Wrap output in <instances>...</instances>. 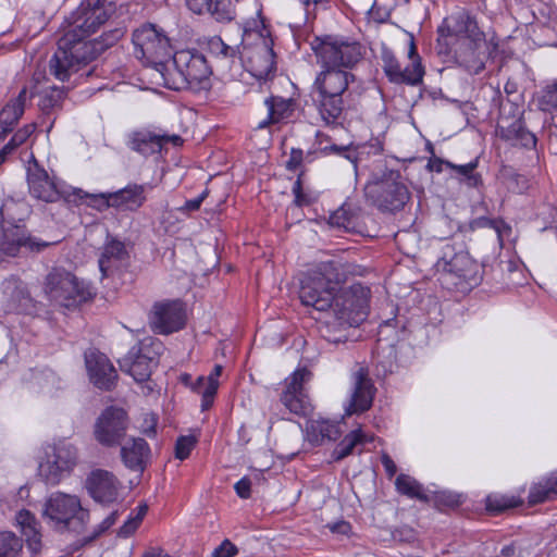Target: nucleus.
<instances>
[{
  "mask_svg": "<svg viewBox=\"0 0 557 557\" xmlns=\"http://www.w3.org/2000/svg\"><path fill=\"white\" fill-rule=\"evenodd\" d=\"M115 8L108 0H85L67 18L70 29L60 38L52 55L50 73L65 82L79 64L94 60L100 50L114 45L123 36L122 28H114L101 36L102 41L94 44L86 39L95 34L113 14Z\"/></svg>",
  "mask_w": 557,
  "mask_h": 557,
  "instance_id": "f257e3e1",
  "label": "nucleus"
},
{
  "mask_svg": "<svg viewBox=\"0 0 557 557\" xmlns=\"http://www.w3.org/2000/svg\"><path fill=\"white\" fill-rule=\"evenodd\" d=\"M208 50L215 58L216 66L233 79L239 78L243 71L258 81L267 79L275 70L273 39L259 13L243 23L239 48L213 37L208 42Z\"/></svg>",
  "mask_w": 557,
  "mask_h": 557,
  "instance_id": "f03ea898",
  "label": "nucleus"
},
{
  "mask_svg": "<svg viewBox=\"0 0 557 557\" xmlns=\"http://www.w3.org/2000/svg\"><path fill=\"white\" fill-rule=\"evenodd\" d=\"M370 293V288L361 283L336 290L321 322V336L333 344L345 343L346 330L358 326L368 318Z\"/></svg>",
  "mask_w": 557,
  "mask_h": 557,
  "instance_id": "7ed1b4c3",
  "label": "nucleus"
},
{
  "mask_svg": "<svg viewBox=\"0 0 557 557\" xmlns=\"http://www.w3.org/2000/svg\"><path fill=\"white\" fill-rule=\"evenodd\" d=\"M352 75L343 69H323L313 83V100L325 125H342L343 95Z\"/></svg>",
  "mask_w": 557,
  "mask_h": 557,
  "instance_id": "20e7f679",
  "label": "nucleus"
},
{
  "mask_svg": "<svg viewBox=\"0 0 557 557\" xmlns=\"http://www.w3.org/2000/svg\"><path fill=\"white\" fill-rule=\"evenodd\" d=\"M364 193L374 206L386 212L403 210L410 199V191L400 172L387 169L382 163L372 172Z\"/></svg>",
  "mask_w": 557,
  "mask_h": 557,
  "instance_id": "39448f33",
  "label": "nucleus"
},
{
  "mask_svg": "<svg viewBox=\"0 0 557 557\" xmlns=\"http://www.w3.org/2000/svg\"><path fill=\"white\" fill-rule=\"evenodd\" d=\"M164 64L168 70L159 72L156 82L173 90L186 89L193 83L208 78L211 73L206 58L195 49L178 50Z\"/></svg>",
  "mask_w": 557,
  "mask_h": 557,
  "instance_id": "423d86ee",
  "label": "nucleus"
},
{
  "mask_svg": "<svg viewBox=\"0 0 557 557\" xmlns=\"http://www.w3.org/2000/svg\"><path fill=\"white\" fill-rule=\"evenodd\" d=\"M42 292L55 307L75 308L92 297L90 285L64 268H53L46 275Z\"/></svg>",
  "mask_w": 557,
  "mask_h": 557,
  "instance_id": "0eeeda50",
  "label": "nucleus"
},
{
  "mask_svg": "<svg viewBox=\"0 0 557 557\" xmlns=\"http://www.w3.org/2000/svg\"><path fill=\"white\" fill-rule=\"evenodd\" d=\"M435 271L442 275L443 284L466 292L480 282L476 262L461 247L456 249L445 244L435 263Z\"/></svg>",
  "mask_w": 557,
  "mask_h": 557,
  "instance_id": "6e6552de",
  "label": "nucleus"
},
{
  "mask_svg": "<svg viewBox=\"0 0 557 557\" xmlns=\"http://www.w3.org/2000/svg\"><path fill=\"white\" fill-rule=\"evenodd\" d=\"M134 54L146 66L154 71L157 81L159 72L168 70L164 64L171 55L170 39L164 30L154 24H145L133 33Z\"/></svg>",
  "mask_w": 557,
  "mask_h": 557,
  "instance_id": "1a4fd4ad",
  "label": "nucleus"
},
{
  "mask_svg": "<svg viewBox=\"0 0 557 557\" xmlns=\"http://www.w3.org/2000/svg\"><path fill=\"white\" fill-rule=\"evenodd\" d=\"M28 210L25 203L7 201L0 209V251L15 256L20 246H28L30 249L40 250L47 243H39L26 236L23 224L24 216Z\"/></svg>",
  "mask_w": 557,
  "mask_h": 557,
  "instance_id": "9d476101",
  "label": "nucleus"
},
{
  "mask_svg": "<svg viewBox=\"0 0 557 557\" xmlns=\"http://www.w3.org/2000/svg\"><path fill=\"white\" fill-rule=\"evenodd\" d=\"M42 517L54 528L67 529L88 523L89 510L83 507L77 495L57 491L46 497Z\"/></svg>",
  "mask_w": 557,
  "mask_h": 557,
  "instance_id": "9b49d317",
  "label": "nucleus"
},
{
  "mask_svg": "<svg viewBox=\"0 0 557 557\" xmlns=\"http://www.w3.org/2000/svg\"><path fill=\"white\" fill-rule=\"evenodd\" d=\"M44 453L38 471L46 483L51 485L59 484L70 475L77 463V448L66 441L47 445Z\"/></svg>",
  "mask_w": 557,
  "mask_h": 557,
  "instance_id": "f8f14e48",
  "label": "nucleus"
},
{
  "mask_svg": "<svg viewBox=\"0 0 557 557\" xmlns=\"http://www.w3.org/2000/svg\"><path fill=\"white\" fill-rule=\"evenodd\" d=\"M163 349V344L158 338L146 337L119 361L120 368L136 382H144L150 377Z\"/></svg>",
  "mask_w": 557,
  "mask_h": 557,
  "instance_id": "ddd939ff",
  "label": "nucleus"
},
{
  "mask_svg": "<svg viewBox=\"0 0 557 557\" xmlns=\"http://www.w3.org/2000/svg\"><path fill=\"white\" fill-rule=\"evenodd\" d=\"M329 270V267L323 265L304 275L299 289L302 305L321 312L331 306L333 294L337 290V283L330 278Z\"/></svg>",
  "mask_w": 557,
  "mask_h": 557,
  "instance_id": "4468645a",
  "label": "nucleus"
},
{
  "mask_svg": "<svg viewBox=\"0 0 557 557\" xmlns=\"http://www.w3.org/2000/svg\"><path fill=\"white\" fill-rule=\"evenodd\" d=\"M318 62L323 69H349L361 58L360 46L356 42L344 41L326 36L318 39L312 46Z\"/></svg>",
  "mask_w": 557,
  "mask_h": 557,
  "instance_id": "2eb2a0df",
  "label": "nucleus"
},
{
  "mask_svg": "<svg viewBox=\"0 0 557 557\" xmlns=\"http://www.w3.org/2000/svg\"><path fill=\"white\" fill-rule=\"evenodd\" d=\"M408 59L410 62L403 66L392 51H383V70L389 82L411 86H417L422 82L424 69L412 38L410 39Z\"/></svg>",
  "mask_w": 557,
  "mask_h": 557,
  "instance_id": "dca6fc26",
  "label": "nucleus"
},
{
  "mask_svg": "<svg viewBox=\"0 0 557 557\" xmlns=\"http://www.w3.org/2000/svg\"><path fill=\"white\" fill-rule=\"evenodd\" d=\"M186 319L185 304L178 299L156 302L149 315L152 330L165 335L183 329Z\"/></svg>",
  "mask_w": 557,
  "mask_h": 557,
  "instance_id": "f3484780",
  "label": "nucleus"
},
{
  "mask_svg": "<svg viewBox=\"0 0 557 557\" xmlns=\"http://www.w3.org/2000/svg\"><path fill=\"white\" fill-rule=\"evenodd\" d=\"M126 429V412L121 408L109 407L97 419L94 435L102 446L113 447L121 444Z\"/></svg>",
  "mask_w": 557,
  "mask_h": 557,
  "instance_id": "a211bd4d",
  "label": "nucleus"
},
{
  "mask_svg": "<svg viewBox=\"0 0 557 557\" xmlns=\"http://www.w3.org/2000/svg\"><path fill=\"white\" fill-rule=\"evenodd\" d=\"M85 487L96 503L110 505L119 499L122 483L112 472L95 469L87 475Z\"/></svg>",
  "mask_w": 557,
  "mask_h": 557,
  "instance_id": "6ab92c4d",
  "label": "nucleus"
},
{
  "mask_svg": "<svg viewBox=\"0 0 557 557\" xmlns=\"http://www.w3.org/2000/svg\"><path fill=\"white\" fill-rule=\"evenodd\" d=\"M311 373L306 369H296L286 379V388L282 394L283 405L293 413L306 416L311 411V404L305 394L304 384L309 381Z\"/></svg>",
  "mask_w": 557,
  "mask_h": 557,
  "instance_id": "aec40b11",
  "label": "nucleus"
},
{
  "mask_svg": "<svg viewBox=\"0 0 557 557\" xmlns=\"http://www.w3.org/2000/svg\"><path fill=\"white\" fill-rule=\"evenodd\" d=\"M85 367L89 381L99 389H111L117 379V373L109 358L97 349L85 352Z\"/></svg>",
  "mask_w": 557,
  "mask_h": 557,
  "instance_id": "412c9836",
  "label": "nucleus"
},
{
  "mask_svg": "<svg viewBox=\"0 0 557 557\" xmlns=\"http://www.w3.org/2000/svg\"><path fill=\"white\" fill-rule=\"evenodd\" d=\"M329 224L339 232L363 234L364 223L361 208L351 199L346 200L329 216Z\"/></svg>",
  "mask_w": 557,
  "mask_h": 557,
  "instance_id": "4be33fe9",
  "label": "nucleus"
},
{
  "mask_svg": "<svg viewBox=\"0 0 557 557\" xmlns=\"http://www.w3.org/2000/svg\"><path fill=\"white\" fill-rule=\"evenodd\" d=\"M29 193L37 199L53 202L59 199L63 190L48 173L36 162L27 169Z\"/></svg>",
  "mask_w": 557,
  "mask_h": 557,
  "instance_id": "5701e85b",
  "label": "nucleus"
},
{
  "mask_svg": "<svg viewBox=\"0 0 557 557\" xmlns=\"http://www.w3.org/2000/svg\"><path fill=\"white\" fill-rule=\"evenodd\" d=\"M374 387L363 369H359L352 376V393L345 412L347 416L368 410L373 400Z\"/></svg>",
  "mask_w": 557,
  "mask_h": 557,
  "instance_id": "b1692460",
  "label": "nucleus"
},
{
  "mask_svg": "<svg viewBox=\"0 0 557 557\" xmlns=\"http://www.w3.org/2000/svg\"><path fill=\"white\" fill-rule=\"evenodd\" d=\"M152 189L151 184H129L112 193V207L121 211H136L146 201V191Z\"/></svg>",
  "mask_w": 557,
  "mask_h": 557,
  "instance_id": "393cba45",
  "label": "nucleus"
},
{
  "mask_svg": "<svg viewBox=\"0 0 557 557\" xmlns=\"http://www.w3.org/2000/svg\"><path fill=\"white\" fill-rule=\"evenodd\" d=\"M264 104L268 109V116L259 122V128H265L270 124L288 123L295 116L296 103L293 99L271 96L264 100Z\"/></svg>",
  "mask_w": 557,
  "mask_h": 557,
  "instance_id": "a878e982",
  "label": "nucleus"
},
{
  "mask_svg": "<svg viewBox=\"0 0 557 557\" xmlns=\"http://www.w3.org/2000/svg\"><path fill=\"white\" fill-rule=\"evenodd\" d=\"M150 456V448L144 438H129L121 446V458L126 468L144 471Z\"/></svg>",
  "mask_w": 557,
  "mask_h": 557,
  "instance_id": "bb28decb",
  "label": "nucleus"
},
{
  "mask_svg": "<svg viewBox=\"0 0 557 557\" xmlns=\"http://www.w3.org/2000/svg\"><path fill=\"white\" fill-rule=\"evenodd\" d=\"M26 87L22 88L18 95L11 99L0 112V141L7 133L11 132L15 123L23 115L26 102L30 99Z\"/></svg>",
  "mask_w": 557,
  "mask_h": 557,
  "instance_id": "cd10ccee",
  "label": "nucleus"
},
{
  "mask_svg": "<svg viewBox=\"0 0 557 557\" xmlns=\"http://www.w3.org/2000/svg\"><path fill=\"white\" fill-rule=\"evenodd\" d=\"M223 367L215 364L207 376H198L195 382H190V389L201 396V410H208L216 395L219 388V379L222 374Z\"/></svg>",
  "mask_w": 557,
  "mask_h": 557,
  "instance_id": "c85d7f7f",
  "label": "nucleus"
},
{
  "mask_svg": "<svg viewBox=\"0 0 557 557\" xmlns=\"http://www.w3.org/2000/svg\"><path fill=\"white\" fill-rule=\"evenodd\" d=\"M15 520L22 534L26 537L30 557H38L41 549V534L36 517L29 510L22 509L16 513Z\"/></svg>",
  "mask_w": 557,
  "mask_h": 557,
  "instance_id": "c756f323",
  "label": "nucleus"
},
{
  "mask_svg": "<svg viewBox=\"0 0 557 557\" xmlns=\"http://www.w3.org/2000/svg\"><path fill=\"white\" fill-rule=\"evenodd\" d=\"M306 438L313 445L335 441L341 435L339 423L329 419H309L306 423Z\"/></svg>",
  "mask_w": 557,
  "mask_h": 557,
  "instance_id": "7c9ffc66",
  "label": "nucleus"
},
{
  "mask_svg": "<svg viewBox=\"0 0 557 557\" xmlns=\"http://www.w3.org/2000/svg\"><path fill=\"white\" fill-rule=\"evenodd\" d=\"M186 4L194 13H208L218 22L231 21L233 17L230 0H186Z\"/></svg>",
  "mask_w": 557,
  "mask_h": 557,
  "instance_id": "2f4dec72",
  "label": "nucleus"
},
{
  "mask_svg": "<svg viewBox=\"0 0 557 557\" xmlns=\"http://www.w3.org/2000/svg\"><path fill=\"white\" fill-rule=\"evenodd\" d=\"M497 132L503 139L511 143L515 146H521L528 149L535 148L536 146L535 135L525 129L523 123L520 120H516L507 126L499 124Z\"/></svg>",
  "mask_w": 557,
  "mask_h": 557,
  "instance_id": "473e14b6",
  "label": "nucleus"
},
{
  "mask_svg": "<svg viewBox=\"0 0 557 557\" xmlns=\"http://www.w3.org/2000/svg\"><path fill=\"white\" fill-rule=\"evenodd\" d=\"M126 256V249L122 242L108 239L99 258V269L103 276L116 269Z\"/></svg>",
  "mask_w": 557,
  "mask_h": 557,
  "instance_id": "72a5a7b5",
  "label": "nucleus"
},
{
  "mask_svg": "<svg viewBox=\"0 0 557 557\" xmlns=\"http://www.w3.org/2000/svg\"><path fill=\"white\" fill-rule=\"evenodd\" d=\"M3 295L12 310H18L29 301L25 284L17 277H10L2 283Z\"/></svg>",
  "mask_w": 557,
  "mask_h": 557,
  "instance_id": "f704fd0d",
  "label": "nucleus"
},
{
  "mask_svg": "<svg viewBox=\"0 0 557 557\" xmlns=\"http://www.w3.org/2000/svg\"><path fill=\"white\" fill-rule=\"evenodd\" d=\"M131 148L144 156L154 154L162 150V138L151 132H137L131 139Z\"/></svg>",
  "mask_w": 557,
  "mask_h": 557,
  "instance_id": "c9c22d12",
  "label": "nucleus"
},
{
  "mask_svg": "<svg viewBox=\"0 0 557 557\" xmlns=\"http://www.w3.org/2000/svg\"><path fill=\"white\" fill-rule=\"evenodd\" d=\"M557 496V471L534 483L529 493V503L539 504Z\"/></svg>",
  "mask_w": 557,
  "mask_h": 557,
  "instance_id": "e433bc0d",
  "label": "nucleus"
},
{
  "mask_svg": "<svg viewBox=\"0 0 557 557\" xmlns=\"http://www.w3.org/2000/svg\"><path fill=\"white\" fill-rule=\"evenodd\" d=\"M396 491L409 498L428 502L430 492L423 487L414 478L407 474H399L395 480Z\"/></svg>",
  "mask_w": 557,
  "mask_h": 557,
  "instance_id": "4c0bfd02",
  "label": "nucleus"
},
{
  "mask_svg": "<svg viewBox=\"0 0 557 557\" xmlns=\"http://www.w3.org/2000/svg\"><path fill=\"white\" fill-rule=\"evenodd\" d=\"M372 437L368 436L363 431L358 428L348 433L334 448L332 457L335 461L342 460L349 456L355 447L359 444L371 442Z\"/></svg>",
  "mask_w": 557,
  "mask_h": 557,
  "instance_id": "58836bf2",
  "label": "nucleus"
},
{
  "mask_svg": "<svg viewBox=\"0 0 557 557\" xmlns=\"http://www.w3.org/2000/svg\"><path fill=\"white\" fill-rule=\"evenodd\" d=\"M540 108L543 111L549 112L553 114V120L556 125V133L550 136L549 145L554 147V140H557V81L550 85H547L540 98ZM557 153V149H556Z\"/></svg>",
  "mask_w": 557,
  "mask_h": 557,
  "instance_id": "ea45409f",
  "label": "nucleus"
},
{
  "mask_svg": "<svg viewBox=\"0 0 557 557\" xmlns=\"http://www.w3.org/2000/svg\"><path fill=\"white\" fill-rule=\"evenodd\" d=\"M0 557H23V541L13 532H0Z\"/></svg>",
  "mask_w": 557,
  "mask_h": 557,
  "instance_id": "a19ab883",
  "label": "nucleus"
},
{
  "mask_svg": "<svg viewBox=\"0 0 557 557\" xmlns=\"http://www.w3.org/2000/svg\"><path fill=\"white\" fill-rule=\"evenodd\" d=\"M478 159L472 160L466 164H454L451 162H445L446 168L456 171L459 175L465 177L469 187H478L482 183L481 176L476 173H473L478 168Z\"/></svg>",
  "mask_w": 557,
  "mask_h": 557,
  "instance_id": "79ce46f5",
  "label": "nucleus"
},
{
  "mask_svg": "<svg viewBox=\"0 0 557 557\" xmlns=\"http://www.w3.org/2000/svg\"><path fill=\"white\" fill-rule=\"evenodd\" d=\"M35 128V124H28L15 132L10 141L0 151V164L4 161L7 154L11 153L29 138Z\"/></svg>",
  "mask_w": 557,
  "mask_h": 557,
  "instance_id": "37998d69",
  "label": "nucleus"
},
{
  "mask_svg": "<svg viewBox=\"0 0 557 557\" xmlns=\"http://www.w3.org/2000/svg\"><path fill=\"white\" fill-rule=\"evenodd\" d=\"M147 511L148 506L146 504L137 506V508L129 513L127 520L120 528L119 535L123 537L132 535L138 529Z\"/></svg>",
  "mask_w": 557,
  "mask_h": 557,
  "instance_id": "c03bdc74",
  "label": "nucleus"
},
{
  "mask_svg": "<svg viewBox=\"0 0 557 557\" xmlns=\"http://www.w3.org/2000/svg\"><path fill=\"white\" fill-rule=\"evenodd\" d=\"M458 62L470 74H479L484 69V61L475 50L469 49L465 53L458 55Z\"/></svg>",
  "mask_w": 557,
  "mask_h": 557,
  "instance_id": "a18cd8bd",
  "label": "nucleus"
},
{
  "mask_svg": "<svg viewBox=\"0 0 557 557\" xmlns=\"http://www.w3.org/2000/svg\"><path fill=\"white\" fill-rule=\"evenodd\" d=\"M518 504L519 500L516 497H509L500 494H492L486 497V509L493 512L516 507Z\"/></svg>",
  "mask_w": 557,
  "mask_h": 557,
  "instance_id": "49530a36",
  "label": "nucleus"
},
{
  "mask_svg": "<svg viewBox=\"0 0 557 557\" xmlns=\"http://www.w3.org/2000/svg\"><path fill=\"white\" fill-rule=\"evenodd\" d=\"M324 156L337 154L352 163L354 169L357 171V154L352 143L348 145H330L321 149Z\"/></svg>",
  "mask_w": 557,
  "mask_h": 557,
  "instance_id": "de8ad7c7",
  "label": "nucleus"
},
{
  "mask_svg": "<svg viewBox=\"0 0 557 557\" xmlns=\"http://www.w3.org/2000/svg\"><path fill=\"white\" fill-rule=\"evenodd\" d=\"M197 443V438L193 435L180 436L175 444V457L180 460L186 459Z\"/></svg>",
  "mask_w": 557,
  "mask_h": 557,
  "instance_id": "09e8293b",
  "label": "nucleus"
},
{
  "mask_svg": "<svg viewBox=\"0 0 557 557\" xmlns=\"http://www.w3.org/2000/svg\"><path fill=\"white\" fill-rule=\"evenodd\" d=\"M111 195L112 193L85 194V197L87 198L88 206L98 211H103L112 207Z\"/></svg>",
  "mask_w": 557,
  "mask_h": 557,
  "instance_id": "8fccbe9b",
  "label": "nucleus"
},
{
  "mask_svg": "<svg viewBox=\"0 0 557 557\" xmlns=\"http://www.w3.org/2000/svg\"><path fill=\"white\" fill-rule=\"evenodd\" d=\"M506 187L515 194H522L529 188V180L521 174L512 173L506 180Z\"/></svg>",
  "mask_w": 557,
  "mask_h": 557,
  "instance_id": "3c124183",
  "label": "nucleus"
},
{
  "mask_svg": "<svg viewBox=\"0 0 557 557\" xmlns=\"http://www.w3.org/2000/svg\"><path fill=\"white\" fill-rule=\"evenodd\" d=\"M208 195H209L208 189H205L199 196H197L194 199H189V200L185 201V203L183 206L176 208V210L178 212H181L182 214L188 216L191 212L198 211L200 209L202 202L208 197Z\"/></svg>",
  "mask_w": 557,
  "mask_h": 557,
  "instance_id": "603ef678",
  "label": "nucleus"
},
{
  "mask_svg": "<svg viewBox=\"0 0 557 557\" xmlns=\"http://www.w3.org/2000/svg\"><path fill=\"white\" fill-rule=\"evenodd\" d=\"M492 223V220L487 218H478L474 220H471L467 223H455V226L458 232L462 234L471 233L480 227H490V224Z\"/></svg>",
  "mask_w": 557,
  "mask_h": 557,
  "instance_id": "864d4df0",
  "label": "nucleus"
},
{
  "mask_svg": "<svg viewBox=\"0 0 557 557\" xmlns=\"http://www.w3.org/2000/svg\"><path fill=\"white\" fill-rule=\"evenodd\" d=\"M305 8L306 20H313L315 17V10L318 8H325L330 0H298Z\"/></svg>",
  "mask_w": 557,
  "mask_h": 557,
  "instance_id": "5fc2aeb1",
  "label": "nucleus"
},
{
  "mask_svg": "<svg viewBox=\"0 0 557 557\" xmlns=\"http://www.w3.org/2000/svg\"><path fill=\"white\" fill-rule=\"evenodd\" d=\"M490 227L495 230L500 245L510 237L512 232L511 226L503 220H492Z\"/></svg>",
  "mask_w": 557,
  "mask_h": 557,
  "instance_id": "6e6d98bb",
  "label": "nucleus"
},
{
  "mask_svg": "<svg viewBox=\"0 0 557 557\" xmlns=\"http://www.w3.org/2000/svg\"><path fill=\"white\" fill-rule=\"evenodd\" d=\"M238 553L237 547L228 540H224L213 552L212 557H234Z\"/></svg>",
  "mask_w": 557,
  "mask_h": 557,
  "instance_id": "4d7b16f0",
  "label": "nucleus"
},
{
  "mask_svg": "<svg viewBox=\"0 0 557 557\" xmlns=\"http://www.w3.org/2000/svg\"><path fill=\"white\" fill-rule=\"evenodd\" d=\"M293 194L295 196V203L299 207L309 205L312 198L309 194L302 191L300 178H298L293 185Z\"/></svg>",
  "mask_w": 557,
  "mask_h": 557,
  "instance_id": "13d9d810",
  "label": "nucleus"
},
{
  "mask_svg": "<svg viewBox=\"0 0 557 557\" xmlns=\"http://www.w3.org/2000/svg\"><path fill=\"white\" fill-rule=\"evenodd\" d=\"M35 379L42 388L54 385L58 380L55 373L48 369L36 372Z\"/></svg>",
  "mask_w": 557,
  "mask_h": 557,
  "instance_id": "bf43d9fd",
  "label": "nucleus"
},
{
  "mask_svg": "<svg viewBox=\"0 0 557 557\" xmlns=\"http://www.w3.org/2000/svg\"><path fill=\"white\" fill-rule=\"evenodd\" d=\"M234 488L240 498L247 499L250 497L251 482L248 478H242L235 483Z\"/></svg>",
  "mask_w": 557,
  "mask_h": 557,
  "instance_id": "052dcab7",
  "label": "nucleus"
},
{
  "mask_svg": "<svg viewBox=\"0 0 557 557\" xmlns=\"http://www.w3.org/2000/svg\"><path fill=\"white\" fill-rule=\"evenodd\" d=\"M381 462H382V466H383L387 476L393 478L397 472V466L394 462V460L391 458V456L386 453H383L381 455Z\"/></svg>",
  "mask_w": 557,
  "mask_h": 557,
  "instance_id": "680f3d73",
  "label": "nucleus"
},
{
  "mask_svg": "<svg viewBox=\"0 0 557 557\" xmlns=\"http://www.w3.org/2000/svg\"><path fill=\"white\" fill-rule=\"evenodd\" d=\"M120 512L117 510L112 511L108 517H106L102 522L98 525V532L102 533L109 530L117 520Z\"/></svg>",
  "mask_w": 557,
  "mask_h": 557,
  "instance_id": "e2e57ef3",
  "label": "nucleus"
},
{
  "mask_svg": "<svg viewBox=\"0 0 557 557\" xmlns=\"http://www.w3.org/2000/svg\"><path fill=\"white\" fill-rule=\"evenodd\" d=\"M331 531L334 532V533H342V534H346L349 532L350 530V525L348 522H345V521H338L336 523H333L331 527H330Z\"/></svg>",
  "mask_w": 557,
  "mask_h": 557,
  "instance_id": "0e129e2a",
  "label": "nucleus"
},
{
  "mask_svg": "<svg viewBox=\"0 0 557 557\" xmlns=\"http://www.w3.org/2000/svg\"><path fill=\"white\" fill-rule=\"evenodd\" d=\"M301 156H302V152L300 150L299 151L293 150L292 157L287 162V168L290 170H295L301 160Z\"/></svg>",
  "mask_w": 557,
  "mask_h": 557,
  "instance_id": "69168bd1",
  "label": "nucleus"
},
{
  "mask_svg": "<svg viewBox=\"0 0 557 557\" xmlns=\"http://www.w3.org/2000/svg\"><path fill=\"white\" fill-rule=\"evenodd\" d=\"M160 137L162 138V147L168 143H172L174 146H177L182 143V138L177 135H160Z\"/></svg>",
  "mask_w": 557,
  "mask_h": 557,
  "instance_id": "338daca9",
  "label": "nucleus"
},
{
  "mask_svg": "<svg viewBox=\"0 0 557 557\" xmlns=\"http://www.w3.org/2000/svg\"><path fill=\"white\" fill-rule=\"evenodd\" d=\"M141 557H171L169 554L163 552L162 549H150L143 554Z\"/></svg>",
  "mask_w": 557,
  "mask_h": 557,
  "instance_id": "774afa93",
  "label": "nucleus"
}]
</instances>
